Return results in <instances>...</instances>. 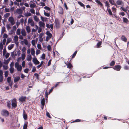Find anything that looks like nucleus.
<instances>
[{
	"mask_svg": "<svg viewBox=\"0 0 129 129\" xmlns=\"http://www.w3.org/2000/svg\"><path fill=\"white\" fill-rule=\"evenodd\" d=\"M121 68V67L120 65L117 64L115 65L112 68L114 70L117 71H119L120 70Z\"/></svg>",
	"mask_w": 129,
	"mask_h": 129,
	"instance_id": "20e7f679",
	"label": "nucleus"
},
{
	"mask_svg": "<svg viewBox=\"0 0 129 129\" xmlns=\"http://www.w3.org/2000/svg\"><path fill=\"white\" fill-rule=\"evenodd\" d=\"M55 24L57 27H59V23L58 21L57 20V21H56V20H55Z\"/></svg>",
	"mask_w": 129,
	"mask_h": 129,
	"instance_id": "393cba45",
	"label": "nucleus"
},
{
	"mask_svg": "<svg viewBox=\"0 0 129 129\" xmlns=\"http://www.w3.org/2000/svg\"><path fill=\"white\" fill-rule=\"evenodd\" d=\"M44 14L45 16L47 17H48L50 16V14L49 13H47L45 12Z\"/></svg>",
	"mask_w": 129,
	"mask_h": 129,
	"instance_id": "79ce46f5",
	"label": "nucleus"
},
{
	"mask_svg": "<svg viewBox=\"0 0 129 129\" xmlns=\"http://www.w3.org/2000/svg\"><path fill=\"white\" fill-rule=\"evenodd\" d=\"M24 43L25 45H27L28 44V42L27 41L26 39H24Z\"/></svg>",
	"mask_w": 129,
	"mask_h": 129,
	"instance_id": "0e129e2a",
	"label": "nucleus"
},
{
	"mask_svg": "<svg viewBox=\"0 0 129 129\" xmlns=\"http://www.w3.org/2000/svg\"><path fill=\"white\" fill-rule=\"evenodd\" d=\"M26 49L25 47H23L22 49V52L23 53H24L26 51Z\"/></svg>",
	"mask_w": 129,
	"mask_h": 129,
	"instance_id": "338daca9",
	"label": "nucleus"
},
{
	"mask_svg": "<svg viewBox=\"0 0 129 129\" xmlns=\"http://www.w3.org/2000/svg\"><path fill=\"white\" fill-rule=\"evenodd\" d=\"M9 62L7 60H5L4 62V63L5 64L7 65L9 63Z\"/></svg>",
	"mask_w": 129,
	"mask_h": 129,
	"instance_id": "bf43d9fd",
	"label": "nucleus"
},
{
	"mask_svg": "<svg viewBox=\"0 0 129 129\" xmlns=\"http://www.w3.org/2000/svg\"><path fill=\"white\" fill-rule=\"evenodd\" d=\"M36 5L35 3H33V4H30V7L31 8H33L35 7Z\"/></svg>",
	"mask_w": 129,
	"mask_h": 129,
	"instance_id": "bb28decb",
	"label": "nucleus"
},
{
	"mask_svg": "<svg viewBox=\"0 0 129 129\" xmlns=\"http://www.w3.org/2000/svg\"><path fill=\"white\" fill-rule=\"evenodd\" d=\"M115 62L114 61H112L110 63V66L113 67L115 64Z\"/></svg>",
	"mask_w": 129,
	"mask_h": 129,
	"instance_id": "a211bd4d",
	"label": "nucleus"
},
{
	"mask_svg": "<svg viewBox=\"0 0 129 129\" xmlns=\"http://www.w3.org/2000/svg\"><path fill=\"white\" fill-rule=\"evenodd\" d=\"M5 31V27H4L2 28L1 30L2 34H3Z\"/></svg>",
	"mask_w": 129,
	"mask_h": 129,
	"instance_id": "e433bc0d",
	"label": "nucleus"
},
{
	"mask_svg": "<svg viewBox=\"0 0 129 129\" xmlns=\"http://www.w3.org/2000/svg\"><path fill=\"white\" fill-rule=\"evenodd\" d=\"M8 71H6L5 72V76L6 77H7L8 76Z\"/></svg>",
	"mask_w": 129,
	"mask_h": 129,
	"instance_id": "864d4df0",
	"label": "nucleus"
},
{
	"mask_svg": "<svg viewBox=\"0 0 129 129\" xmlns=\"http://www.w3.org/2000/svg\"><path fill=\"white\" fill-rule=\"evenodd\" d=\"M41 58L43 59H44L45 58V54L44 53L42 55Z\"/></svg>",
	"mask_w": 129,
	"mask_h": 129,
	"instance_id": "09e8293b",
	"label": "nucleus"
},
{
	"mask_svg": "<svg viewBox=\"0 0 129 129\" xmlns=\"http://www.w3.org/2000/svg\"><path fill=\"white\" fill-rule=\"evenodd\" d=\"M35 40H33L31 41L32 44L33 46H34L35 44Z\"/></svg>",
	"mask_w": 129,
	"mask_h": 129,
	"instance_id": "3c124183",
	"label": "nucleus"
},
{
	"mask_svg": "<svg viewBox=\"0 0 129 129\" xmlns=\"http://www.w3.org/2000/svg\"><path fill=\"white\" fill-rule=\"evenodd\" d=\"M80 121H81V120L80 119H77L75 120L74 121H73V122H80Z\"/></svg>",
	"mask_w": 129,
	"mask_h": 129,
	"instance_id": "13d9d810",
	"label": "nucleus"
},
{
	"mask_svg": "<svg viewBox=\"0 0 129 129\" xmlns=\"http://www.w3.org/2000/svg\"><path fill=\"white\" fill-rule=\"evenodd\" d=\"M10 71L11 73H13L14 71V68H10Z\"/></svg>",
	"mask_w": 129,
	"mask_h": 129,
	"instance_id": "2f4dec72",
	"label": "nucleus"
},
{
	"mask_svg": "<svg viewBox=\"0 0 129 129\" xmlns=\"http://www.w3.org/2000/svg\"><path fill=\"white\" fill-rule=\"evenodd\" d=\"M3 80V76H0V82H2Z\"/></svg>",
	"mask_w": 129,
	"mask_h": 129,
	"instance_id": "680f3d73",
	"label": "nucleus"
},
{
	"mask_svg": "<svg viewBox=\"0 0 129 129\" xmlns=\"http://www.w3.org/2000/svg\"><path fill=\"white\" fill-rule=\"evenodd\" d=\"M31 53L32 55H34L35 54V51L34 48H31Z\"/></svg>",
	"mask_w": 129,
	"mask_h": 129,
	"instance_id": "c85d7f7f",
	"label": "nucleus"
},
{
	"mask_svg": "<svg viewBox=\"0 0 129 129\" xmlns=\"http://www.w3.org/2000/svg\"><path fill=\"white\" fill-rule=\"evenodd\" d=\"M95 1L98 3L99 5H100L102 8L103 7L102 4L100 1L98 0H96Z\"/></svg>",
	"mask_w": 129,
	"mask_h": 129,
	"instance_id": "f8f14e48",
	"label": "nucleus"
},
{
	"mask_svg": "<svg viewBox=\"0 0 129 129\" xmlns=\"http://www.w3.org/2000/svg\"><path fill=\"white\" fill-rule=\"evenodd\" d=\"M102 42L100 41L96 45V47L97 48H100L101 47V45L102 44Z\"/></svg>",
	"mask_w": 129,
	"mask_h": 129,
	"instance_id": "aec40b11",
	"label": "nucleus"
},
{
	"mask_svg": "<svg viewBox=\"0 0 129 129\" xmlns=\"http://www.w3.org/2000/svg\"><path fill=\"white\" fill-rule=\"evenodd\" d=\"M67 68L69 69H71L72 67H73L72 64L70 63L69 62L68 64H67Z\"/></svg>",
	"mask_w": 129,
	"mask_h": 129,
	"instance_id": "5701e85b",
	"label": "nucleus"
},
{
	"mask_svg": "<svg viewBox=\"0 0 129 129\" xmlns=\"http://www.w3.org/2000/svg\"><path fill=\"white\" fill-rule=\"evenodd\" d=\"M28 71H29L28 69L26 68V69H25L24 70V72L26 73H28Z\"/></svg>",
	"mask_w": 129,
	"mask_h": 129,
	"instance_id": "5fc2aeb1",
	"label": "nucleus"
},
{
	"mask_svg": "<svg viewBox=\"0 0 129 129\" xmlns=\"http://www.w3.org/2000/svg\"><path fill=\"white\" fill-rule=\"evenodd\" d=\"M77 52V51H75L74 52V53H73V55H72V58H73L75 57Z\"/></svg>",
	"mask_w": 129,
	"mask_h": 129,
	"instance_id": "7c9ffc66",
	"label": "nucleus"
},
{
	"mask_svg": "<svg viewBox=\"0 0 129 129\" xmlns=\"http://www.w3.org/2000/svg\"><path fill=\"white\" fill-rule=\"evenodd\" d=\"M14 40L15 43L17 44H18L17 42L18 41V37L17 35L14 36Z\"/></svg>",
	"mask_w": 129,
	"mask_h": 129,
	"instance_id": "1a4fd4ad",
	"label": "nucleus"
},
{
	"mask_svg": "<svg viewBox=\"0 0 129 129\" xmlns=\"http://www.w3.org/2000/svg\"><path fill=\"white\" fill-rule=\"evenodd\" d=\"M11 80V78L10 77H8L7 81L8 83H10V82Z\"/></svg>",
	"mask_w": 129,
	"mask_h": 129,
	"instance_id": "58836bf2",
	"label": "nucleus"
},
{
	"mask_svg": "<svg viewBox=\"0 0 129 129\" xmlns=\"http://www.w3.org/2000/svg\"><path fill=\"white\" fill-rule=\"evenodd\" d=\"M11 105L12 107L14 108L16 107L17 105V102L16 99H14L12 101Z\"/></svg>",
	"mask_w": 129,
	"mask_h": 129,
	"instance_id": "7ed1b4c3",
	"label": "nucleus"
},
{
	"mask_svg": "<svg viewBox=\"0 0 129 129\" xmlns=\"http://www.w3.org/2000/svg\"><path fill=\"white\" fill-rule=\"evenodd\" d=\"M10 3L9 5L11 7H12L14 3H13L12 1H10Z\"/></svg>",
	"mask_w": 129,
	"mask_h": 129,
	"instance_id": "052dcab7",
	"label": "nucleus"
},
{
	"mask_svg": "<svg viewBox=\"0 0 129 129\" xmlns=\"http://www.w3.org/2000/svg\"><path fill=\"white\" fill-rule=\"evenodd\" d=\"M47 49L49 51H50L51 50V46L50 45H48L47 47Z\"/></svg>",
	"mask_w": 129,
	"mask_h": 129,
	"instance_id": "6e6d98bb",
	"label": "nucleus"
},
{
	"mask_svg": "<svg viewBox=\"0 0 129 129\" xmlns=\"http://www.w3.org/2000/svg\"><path fill=\"white\" fill-rule=\"evenodd\" d=\"M20 79V77L19 76H17L14 78V82H18L19 80Z\"/></svg>",
	"mask_w": 129,
	"mask_h": 129,
	"instance_id": "dca6fc26",
	"label": "nucleus"
},
{
	"mask_svg": "<svg viewBox=\"0 0 129 129\" xmlns=\"http://www.w3.org/2000/svg\"><path fill=\"white\" fill-rule=\"evenodd\" d=\"M34 75L35 76L36 78L38 79H39V75L36 73L34 74Z\"/></svg>",
	"mask_w": 129,
	"mask_h": 129,
	"instance_id": "a18cd8bd",
	"label": "nucleus"
},
{
	"mask_svg": "<svg viewBox=\"0 0 129 129\" xmlns=\"http://www.w3.org/2000/svg\"><path fill=\"white\" fill-rule=\"evenodd\" d=\"M27 122L25 123L24 125L23 129H26L27 127Z\"/></svg>",
	"mask_w": 129,
	"mask_h": 129,
	"instance_id": "cd10ccee",
	"label": "nucleus"
},
{
	"mask_svg": "<svg viewBox=\"0 0 129 129\" xmlns=\"http://www.w3.org/2000/svg\"><path fill=\"white\" fill-rule=\"evenodd\" d=\"M105 6H107V8L109 7V3L107 2L106 1V2H105Z\"/></svg>",
	"mask_w": 129,
	"mask_h": 129,
	"instance_id": "f704fd0d",
	"label": "nucleus"
},
{
	"mask_svg": "<svg viewBox=\"0 0 129 129\" xmlns=\"http://www.w3.org/2000/svg\"><path fill=\"white\" fill-rule=\"evenodd\" d=\"M112 10L113 12H115L116 11V9L115 8L112 7Z\"/></svg>",
	"mask_w": 129,
	"mask_h": 129,
	"instance_id": "4d7b16f0",
	"label": "nucleus"
},
{
	"mask_svg": "<svg viewBox=\"0 0 129 129\" xmlns=\"http://www.w3.org/2000/svg\"><path fill=\"white\" fill-rule=\"evenodd\" d=\"M26 30L28 33H29L30 32V28L29 26H26Z\"/></svg>",
	"mask_w": 129,
	"mask_h": 129,
	"instance_id": "f3484780",
	"label": "nucleus"
},
{
	"mask_svg": "<svg viewBox=\"0 0 129 129\" xmlns=\"http://www.w3.org/2000/svg\"><path fill=\"white\" fill-rule=\"evenodd\" d=\"M1 114L3 116L7 117L9 115L8 111L6 110H3L1 112Z\"/></svg>",
	"mask_w": 129,
	"mask_h": 129,
	"instance_id": "f03ea898",
	"label": "nucleus"
},
{
	"mask_svg": "<svg viewBox=\"0 0 129 129\" xmlns=\"http://www.w3.org/2000/svg\"><path fill=\"white\" fill-rule=\"evenodd\" d=\"M31 15V14L30 13H27L25 15L26 16H30Z\"/></svg>",
	"mask_w": 129,
	"mask_h": 129,
	"instance_id": "774afa93",
	"label": "nucleus"
},
{
	"mask_svg": "<svg viewBox=\"0 0 129 129\" xmlns=\"http://www.w3.org/2000/svg\"><path fill=\"white\" fill-rule=\"evenodd\" d=\"M121 8L123 11L125 12H127V9L126 8H125L123 7H121Z\"/></svg>",
	"mask_w": 129,
	"mask_h": 129,
	"instance_id": "ea45409f",
	"label": "nucleus"
},
{
	"mask_svg": "<svg viewBox=\"0 0 129 129\" xmlns=\"http://www.w3.org/2000/svg\"><path fill=\"white\" fill-rule=\"evenodd\" d=\"M38 48L40 50H41L42 49V48L40 44H38L37 46Z\"/></svg>",
	"mask_w": 129,
	"mask_h": 129,
	"instance_id": "8fccbe9b",
	"label": "nucleus"
},
{
	"mask_svg": "<svg viewBox=\"0 0 129 129\" xmlns=\"http://www.w3.org/2000/svg\"><path fill=\"white\" fill-rule=\"evenodd\" d=\"M34 19L36 21L38 22V21L39 19L37 17V16H35L34 17Z\"/></svg>",
	"mask_w": 129,
	"mask_h": 129,
	"instance_id": "4c0bfd02",
	"label": "nucleus"
},
{
	"mask_svg": "<svg viewBox=\"0 0 129 129\" xmlns=\"http://www.w3.org/2000/svg\"><path fill=\"white\" fill-rule=\"evenodd\" d=\"M21 33L22 35L23 36H25L26 35V34L25 30L24 29H22L21 31Z\"/></svg>",
	"mask_w": 129,
	"mask_h": 129,
	"instance_id": "4be33fe9",
	"label": "nucleus"
},
{
	"mask_svg": "<svg viewBox=\"0 0 129 129\" xmlns=\"http://www.w3.org/2000/svg\"><path fill=\"white\" fill-rule=\"evenodd\" d=\"M15 67L17 69V71H21L22 69V67L21 65H19L18 62H16L15 63Z\"/></svg>",
	"mask_w": 129,
	"mask_h": 129,
	"instance_id": "f257e3e1",
	"label": "nucleus"
},
{
	"mask_svg": "<svg viewBox=\"0 0 129 129\" xmlns=\"http://www.w3.org/2000/svg\"><path fill=\"white\" fill-rule=\"evenodd\" d=\"M39 25L41 27H45V24L43 22L40 21L39 22Z\"/></svg>",
	"mask_w": 129,
	"mask_h": 129,
	"instance_id": "9d476101",
	"label": "nucleus"
},
{
	"mask_svg": "<svg viewBox=\"0 0 129 129\" xmlns=\"http://www.w3.org/2000/svg\"><path fill=\"white\" fill-rule=\"evenodd\" d=\"M46 33L47 35L48 36L47 37L49 38H50L52 36V34L50 33L49 31H47Z\"/></svg>",
	"mask_w": 129,
	"mask_h": 129,
	"instance_id": "4468645a",
	"label": "nucleus"
},
{
	"mask_svg": "<svg viewBox=\"0 0 129 129\" xmlns=\"http://www.w3.org/2000/svg\"><path fill=\"white\" fill-rule=\"evenodd\" d=\"M14 47V45L12 44L10 46H9L8 47V49L9 50H11Z\"/></svg>",
	"mask_w": 129,
	"mask_h": 129,
	"instance_id": "c9c22d12",
	"label": "nucleus"
},
{
	"mask_svg": "<svg viewBox=\"0 0 129 129\" xmlns=\"http://www.w3.org/2000/svg\"><path fill=\"white\" fill-rule=\"evenodd\" d=\"M25 53L22 54H21V58L22 60H23L25 59Z\"/></svg>",
	"mask_w": 129,
	"mask_h": 129,
	"instance_id": "473e14b6",
	"label": "nucleus"
},
{
	"mask_svg": "<svg viewBox=\"0 0 129 129\" xmlns=\"http://www.w3.org/2000/svg\"><path fill=\"white\" fill-rule=\"evenodd\" d=\"M63 12V8L61 7H60L59 8V11L58 13L61 14H62Z\"/></svg>",
	"mask_w": 129,
	"mask_h": 129,
	"instance_id": "9b49d317",
	"label": "nucleus"
},
{
	"mask_svg": "<svg viewBox=\"0 0 129 129\" xmlns=\"http://www.w3.org/2000/svg\"><path fill=\"white\" fill-rule=\"evenodd\" d=\"M129 68V67L127 65L125 66L124 67V69L125 70H128Z\"/></svg>",
	"mask_w": 129,
	"mask_h": 129,
	"instance_id": "c03bdc74",
	"label": "nucleus"
},
{
	"mask_svg": "<svg viewBox=\"0 0 129 129\" xmlns=\"http://www.w3.org/2000/svg\"><path fill=\"white\" fill-rule=\"evenodd\" d=\"M123 21L125 23H127L128 22V19L125 17H123Z\"/></svg>",
	"mask_w": 129,
	"mask_h": 129,
	"instance_id": "a878e982",
	"label": "nucleus"
},
{
	"mask_svg": "<svg viewBox=\"0 0 129 129\" xmlns=\"http://www.w3.org/2000/svg\"><path fill=\"white\" fill-rule=\"evenodd\" d=\"M78 4H79L81 7H83L84 8H85V5L81 2L80 1L78 2Z\"/></svg>",
	"mask_w": 129,
	"mask_h": 129,
	"instance_id": "412c9836",
	"label": "nucleus"
},
{
	"mask_svg": "<svg viewBox=\"0 0 129 129\" xmlns=\"http://www.w3.org/2000/svg\"><path fill=\"white\" fill-rule=\"evenodd\" d=\"M16 12L18 14H21L22 12V11L21 9H17Z\"/></svg>",
	"mask_w": 129,
	"mask_h": 129,
	"instance_id": "2eb2a0df",
	"label": "nucleus"
},
{
	"mask_svg": "<svg viewBox=\"0 0 129 129\" xmlns=\"http://www.w3.org/2000/svg\"><path fill=\"white\" fill-rule=\"evenodd\" d=\"M30 12L33 14H34L35 13V10L33 8L31 9L30 10Z\"/></svg>",
	"mask_w": 129,
	"mask_h": 129,
	"instance_id": "de8ad7c7",
	"label": "nucleus"
},
{
	"mask_svg": "<svg viewBox=\"0 0 129 129\" xmlns=\"http://www.w3.org/2000/svg\"><path fill=\"white\" fill-rule=\"evenodd\" d=\"M45 98H47L48 97V92L46 91H45Z\"/></svg>",
	"mask_w": 129,
	"mask_h": 129,
	"instance_id": "e2e57ef3",
	"label": "nucleus"
},
{
	"mask_svg": "<svg viewBox=\"0 0 129 129\" xmlns=\"http://www.w3.org/2000/svg\"><path fill=\"white\" fill-rule=\"evenodd\" d=\"M121 39L122 40L126 42L127 41V39L124 36L122 35L121 37Z\"/></svg>",
	"mask_w": 129,
	"mask_h": 129,
	"instance_id": "ddd939ff",
	"label": "nucleus"
},
{
	"mask_svg": "<svg viewBox=\"0 0 129 129\" xmlns=\"http://www.w3.org/2000/svg\"><path fill=\"white\" fill-rule=\"evenodd\" d=\"M44 8L45 10H47L49 11L50 10V8L47 6H45Z\"/></svg>",
	"mask_w": 129,
	"mask_h": 129,
	"instance_id": "49530a36",
	"label": "nucleus"
},
{
	"mask_svg": "<svg viewBox=\"0 0 129 129\" xmlns=\"http://www.w3.org/2000/svg\"><path fill=\"white\" fill-rule=\"evenodd\" d=\"M25 111L24 110H23V116L24 119L26 120L27 119V116L26 113H25Z\"/></svg>",
	"mask_w": 129,
	"mask_h": 129,
	"instance_id": "6e6552de",
	"label": "nucleus"
},
{
	"mask_svg": "<svg viewBox=\"0 0 129 129\" xmlns=\"http://www.w3.org/2000/svg\"><path fill=\"white\" fill-rule=\"evenodd\" d=\"M8 21L11 23L12 25H14L15 23L14 18L12 16L10 17L9 18Z\"/></svg>",
	"mask_w": 129,
	"mask_h": 129,
	"instance_id": "39448f33",
	"label": "nucleus"
},
{
	"mask_svg": "<svg viewBox=\"0 0 129 129\" xmlns=\"http://www.w3.org/2000/svg\"><path fill=\"white\" fill-rule=\"evenodd\" d=\"M10 54L9 53H7L5 55V57L6 58H8Z\"/></svg>",
	"mask_w": 129,
	"mask_h": 129,
	"instance_id": "69168bd1",
	"label": "nucleus"
},
{
	"mask_svg": "<svg viewBox=\"0 0 129 129\" xmlns=\"http://www.w3.org/2000/svg\"><path fill=\"white\" fill-rule=\"evenodd\" d=\"M33 20L31 18H29L28 20V23H31Z\"/></svg>",
	"mask_w": 129,
	"mask_h": 129,
	"instance_id": "603ef678",
	"label": "nucleus"
},
{
	"mask_svg": "<svg viewBox=\"0 0 129 129\" xmlns=\"http://www.w3.org/2000/svg\"><path fill=\"white\" fill-rule=\"evenodd\" d=\"M116 3L118 5H121L122 2L121 1L118 0L116 2Z\"/></svg>",
	"mask_w": 129,
	"mask_h": 129,
	"instance_id": "72a5a7b5",
	"label": "nucleus"
},
{
	"mask_svg": "<svg viewBox=\"0 0 129 129\" xmlns=\"http://www.w3.org/2000/svg\"><path fill=\"white\" fill-rule=\"evenodd\" d=\"M3 48V46L2 43H0V49L2 50Z\"/></svg>",
	"mask_w": 129,
	"mask_h": 129,
	"instance_id": "a19ab883",
	"label": "nucleus"
},
{
	"mask_svg": "<svg viewBox=\"0 0 129 129\" xmlns=\"http://www.w3.org/2000/svg\"><path fill=\"white\" fill-rule=\"evenodd\" d=\"M45 99L44 98H43V99H42L41 100V104L42 105H43L44 106L45 104Z\"/></svg>",
	"mask_w": 129,
	"mask_h": 129,
	"instance_id": "6ab92c4d",
	"label": "nucleus"
},
{
	"mask_svg": "<svg viewBox=\"0 0 129 129\" xmlns=\"http://www.w3.org/2000/svg\"><path fill=\"white\" fill-rule=\"evenodd\" d=\"M16 34L18 35H19L20 34V30L19 29H17V31L16 32Z\"/></svg>",
	"mask_w": 129,
	"mask_h": 129,
	"instance_id": "c756f323",
	"label": "nucleus"
},
{
	"mask_svg": "<svg viewBox=\"0 0 129 129\" xmlns=\"http://www.w3.org/2000/svg\"><path fill=\"white\" fill-rule=\"evenodd\" d=\"M26 96H21L19 98V101L20 102H24L26 100Z\"/></svg>",
	"mask_w": 129,
	"mask_h": 129,
	"instance_id": "423d86ee",
	"label": "nucleus"
},
{
	"mask_svg": "<svg viewBox=\"0 0 129 129\" xmlns=\"http://www.w3.org/2000/svg\"><path fill=\"white\" fill-rule=\"evenodd\" d=\"M33 61L34 63L36 64H38L40 63L39 62L36 58H34L33 59Z\"/></svg>",
	"mask_w": 129,
	"mask_h": 129,
	"instance_id": "0eeeda50",
	"label": "nucleus"
},
{
	"mask_svg": "<svg viewBox=\"0 0 129 129\" xmlns=\"http://www.w3.org/2000/svg\"><path fill=\"white\" fill-rule=\"evenodd\" d=\"M108 12L110 15H113L112 13V11L111 9H109L108 10Z\"/></svg>",
	"mask_w": 129,
	"mask_h": 129,
	"instance_id": "37998d69",
	"label": "nucleus"
},
{
	"mask_svg": "<svg viewBox=\"0 0 129 129\" xmlns=\"http://www.w3.org/2000/svg\"><path fill=\"white\" fill-rule=\"evenodd\" d=\"M31 56L30 55H28L27 57V60L28 61H31Z\"/></svg>",
	"mask_w": 129,
	"mask_h": 129,
	"instance_id": "b1692460",
	"label": "nucleus"
}]
</instances>
